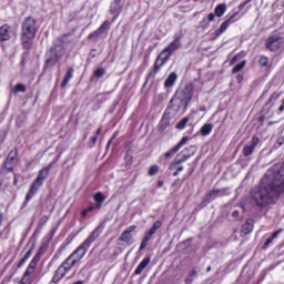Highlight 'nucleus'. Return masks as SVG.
<instances>
[{"label": "nucleus", "instance_id": "1", "mask_svg": "<svg viewBox=\"0 0 284 284\" xmlns=\"http://www.w3.org/2000/svg\"><path fill=\"white\" fill-rule=\"evenodd\" d=\"M284 194V163L275 173L272 183L263 184L260 189L251 192L253 203L257 207H267V205H276L278 196Z\"/></svg>", "mask_w": 284, "mask_h": 284}, {"label": "nucleus", "instance_id": "2", "mask_svg": "<svg viewBox=\"0 0 284 284\" xmlns=\"http://www.w3.org/2000/svg\"><path fill=\"white\" fill-rule=\"evenodd\" d=\"M103 230H105V225L100 223L90 235L67 257L69 263H73V266L77 265L82 258L88 254L90 247H92V243L103 234Z\"/></svg>", "mask_w": 284, "mask_h": 284}, {"label": "nucleus", "instance_id": "3", "mask_svg": "<svg viewBox=\"0 0 284 284\" xmlns=\"http://www.w3.org/2000/svg\"><path fill=\"white\" fill-rule=\"evenodd\" d=\"M38 32L39 24H37V19L32 16L24 18L20 29V41L24 50H32Z\"/></svg>", "mask_w": 284, "mask_h": 284}, {"label": "nucleus", "instance_id": "4", "mask_svg": "<svg viewBox=\"0 0 284 284\" xmlns=\"http://www.w3.org/2000/svg\"><path fill=\"white\" fill-rule=\"evenodd\" d=\"M57 161H58L57 159L53 160L48 166L42 168L38 172L36 180L31 183L26 194L22 207H27L28 203H30V201L34 199V194H37V192H39V190L42 187L43 183H45V179L50 176V170H52V166L54 165V163H57Z\"/></svg>", "mask_w": 284, "mask_h": 284}, {"label": "nucleus", "instance_id": "5", "mask_svg": "<svg viewBox=\"0 0 284 284\" xmlns=\"http://www.w3.org/2000/svg\"><path fill=\"white\" fill-rule=\"evenodd\" d=\"M74 267V262H70V260L65 258L61 265L58 266L55 272L53 273L51 283L59 284L65 276L72 272V268Z\"/></svg>", "mask_w": 284, "mask_h": 284}, {"label": "nucleus", "instance_id": "6", "mask_svg": "<svg viewBox=\"0 0 284 284\" xmlns=\"http://www.w3.org/2000/svg\"><path fill=\"white\" fill-rule=\"evenodd\" d=\"M168 61H170V58L166 54L160 52L155 58L151 70L146 73L145 83H148V81L151 79H155L156 74L161 72L162 68L168 63Z\"/></svg>", "mask_w": 284, "mask_h": 284}, {"label": "nucleus", "instance_id": "7", "mask_svg": "<svg viewBox=\"0 0 284 284\" xmlns=\"http://www.w3.org/2000/svg\"><path fill=\"white\" fill-rule=\"evenodd\" d=\"M239 14H241V11H235L232 14H227L226 16V20L224 22L221 23L220 28L216 29L212 34H211V41H216V39H219V37H221V34H224L227 30V28H230V26H232V23H236V17H239Z\"/></svg>", "mask_w": 284, "mask_h": 284}, {"label": "nucleus", "instance_id": "8", "mask_svg": "<svg viewBox=\"0 0 284 284\" xmlns=\"http://www.w3.org/2000/svg\"><path fill=\"white\" fill-rule=\"evenodd\" d=\"M175 94L185 102V110H187L190 105V101L194 97V83L190 82L185 84L184 88H180L175 91Z\"/></svg>", "mask_w": 284, "mask_h": 284}, {"label": "nucleus", "instance_id": "9", "mask_svg": "<svg viewBox=\"0 0 284 284\" xmlns=\"http://www.w3.org/2000/svg\"><path fill=\"white\" fill-rule=\"evenodd\" d=\"M163 225V223H161V221H155L152 225V227L144 233V236L140 243V247H139V252H143V250H145V247H148L151 239L153 235L156 234L158 230H161V226Z\"/></svg>", "mask_w": 284, "mask_h": 284}, {"label": "nucleus", "instance_id": "10", "mask_svg": "<svg viewBox=\"0 0 284 284\" xmlns=\"http://www.w3.org/2000/svg\"><path fill=\"white\" fill-rule=\"evenodd\" d=\"M48 247H50V241L42 242L27 267H29L30 270H33V272H37V265H39V262L41 261V256H43V254L48 252Z\"/></svg>", "mask_w": 284, "mask_h": 284}, {"label": "nucleus", "instance_id": "11", "mask_svg": "<svg viewBox=\"0 0 284 284\" xmlns=\"http://www.w3.org/2000/svg\"><path fill=\"white\" fill-rule=\"evenodd\" d=\"M19 156V150L17 148L12 149L6 160L3 161L2 168L7 172H14V165L17 164V158Z\"/></svg>", "mask_w": 284, "mask_h": 284}, {"label": "nucleus", "instance_id": "12", "mask_svg": "<svg viewBox=\"0 0 284 284\" xmlns=\"http://www.w3.org/2000/svg\"><path fill=\"white\" fill-rule=\"evenodd\" d=\"M181 39H183L182 34H175L174 40L165 47L161 52L164 53L169 59L172 58V54L176 52V50H181Z\"/></svg>", "mask_w": 284, "mask_h": 284}, {"label": "nucleus", "instance_id": "13", "mask_svg": "<svg viewBox=\"0 0 284 284\" xmlns=\"http://www.w3.org/2000/svg\"><path fill=\"white\" fill-rule=\"evenodd\" d=\"M227 194H230L227 192V189H213L205 194V196L202 200V205H209V203H212L214 199L219 196H227Z\"/></svg>", "mask_w": 284, "mask_h": 284}, {"label": "nucleus", "instance_id": "14", "mask_svg": "<svg viewBox=\"0 0 284 284\" xmlns=\"http://www.w3.org/2000/svg\"><path fill=\"white\" fill-rule=\"evenodd\" d=\"M265 45L271 52H276L277 50H281V45H283V38L271 36L266 39Z\"/></svg>", "mask_w": 284, "mask_h": 284}, {"label": "nucleus", "instance_id": "15", "mask_svg": "<svg viewBox=\"0 0 284 284\" xmlns=\"http://www.w3.org/2000/svg\"><path fill=\"white\" fill-rule=\"evenodd\" d=\"M132 232H136V225H131L126 227L122 234L120 235L119 240L121 243H125V245L130 246L134 243V237L132 236Z\"/></svg>", "mask_w": 284, "mask_h": 284}, {"label": "nucleus", "instance_id": "16", "mask_svg": "<svg viewBox=\"0 0 284 284\" xmlns=\"http://www.w3.org/2000/svg\"><path fill=\"white\" fill-rule=\"evenodd\" d=\"M172 125V114L170 113L169 110L164 111L159 124H158V132L160 134H163L168 128H171Z\"/></svg>", "mask_w": 284, "mask_h": 284}, {"label": "nucleus", "instance_id": "17", "mask_svg": "<svg viewBox=\"0 0 284 284\" xmlns=\"http://www.w3.org/2000/svg\"><path fill=\"white\" fill-rule=\"evenodd\" d=\"M183 163L185 162L180 158H174V160L169 164V172H171L172 176H179V174L185 170Z\"/></svg>", "mask_w": 284, "mask_h": 284}, {"label": "nucleus", "instance_id": "18", "mask_svg": "<svg viewBox=\"0 0 284 284\" xmlns=\"http://www.w3.org/2000/svg\"><path fill=\"white\" fill-rule=\"evenodd\" d=\"M184 108L185 109V102L184 100H182L176 93H174V95L171 98L170 102H169V106H168V111L170 112V110H174L175 112H181V109Z\"/></svg>", "mask_w": 284, "mask_h": 284}, {"label": "nucleus", "instance_id": "19", "mask_svg": "<svg viewBox=\"0 0 284 284\" xmlns=\"http://www.w3.org/2000/svg\"><path fill=\"white\" fill-rule=\"evenodd\" d=\"M261 143V138L257 135H253L251 140V144L244 145L242 153L243 156H252L254 154V150H256V146Z\"/></svg>", "mask_w": 284, "mask_h": 284}, {"label": "nucleus", "instance_id": "20", "mask_svg": "<svg viewBox=\"0 0 284 284\" xmlns=\"http://www.w3.org/2000/svg\"><path fill=\"white\" fill-rule=\"evenodd\" d=\"M12 26L4 23L0 26V43H6V41H10L12 39Z\"/></svg>", "mask_w": 284, "mask_h": 284}, {"label": "nucleus", "instance_id": "21", "mask_svg": "<svg viewBox=\"0 0 284 284\" xmlns=\"http://www.w3.org/2000/svg\"><path fill=\"white\" fill-rule=\"evenodd\" d=\"M110 28H112V23L108 20H105L104 22H102V24L93 32H91L88 36L89 40L92 39H97V37H99L100 34H103V32H108V30H110Z\"/></svg>", "mask_w": 284, "mask_h": 284}, {"label": "nucleus", "instance_id": "22", "mask_svg": "<svg viewBox=\"0 0 284 284\" xmlns=\"http://www.w3.org/2000/svg\"><path fill=\"white\" fill-rule=\"evenodd\" d=\"M187 141H189V138L183 136L175 146H173L171 150L164 153V159H172V156H174L176 152H179V150H181V148L184 146L185 143H187Z\"/></svg>", "mask_w": 284, "mask_h": 284}, {"label": "nucleus", "instance_id": "23", "mask_svg": "<svg viewBox=\"0 0 284 284\" xmlns=\"http://www.w3.org/2000/svg\"><path fill=\"white\" fill-rule=\"evenodd\" d=\"M194 154H196V148L191 145L182 150L176 156L180 158V160L185 163L189 159H192Z\"/></svg>", "mask_w": 284, "mask_h": 284}, {"label": "nucleus", "instance_id": "24", "mask_svg": "<svg viewBox=\"0 0 284 284\" xmlns=\"http://www.w3.org/2000/svg\"><path fill=\"white\" fill-rule=\"evenodd\" d=\"M122 12H123V4L111 2L109 8V13L113 14L112 23H114V21H116L119 17H121Z\"/></svg>", "mask_w": 284, "mask_h": 284}, {"label": "nucleus", "instance_id": "25", "mask_svg": "<svg viewBox=\"0 0 284 284\" xmlns=\"http://www.w3.org/2000/svg\"><path fill=\"white\" fill-rule=\"evenodd\" d=\"M94 201V210H101L103 207V203H105V195L101 191L94 193L93 195Z\"/></svg>", "mask_w": 284, "mask_h": 284}, {"label": "nucleus", "instance_id": "26", "mask_svg": "<svg viewBox=\"0 0 284 284\" xmlns=\"http://www.w3.org/2000/svg\"><path fill=\"white\" fill-rule=\"evenodd\" d=\"M49 53L55 57L58 61H61V58L65 55V49L61 45H54L50 49Z\"/></svg>", "mask_w": 284, "mask_h": 284}, {"label": "nucleus", "instance_id": "27", "mask_svg": "<svg viewBox=\"0 0 284 284\" xmlns=\"http://www.w3.org/2000/svg\"><path fill=\"white\" fill-rule=\"evenodd\" d=\"M74 77V68H72V67H69L68 69H67V72H65V74H64V78H63V80H62V82H61V84H60V88H65L67 85H68V83H70V80L72 79Z\"/></svg>", "mask_w": 284, "mask_h": 284}, {"label": "nucleus", "instance_id": "28", "mask_svg": "<svg viewBox=\"0 0 284 284\" xmlns=\"http://www.w3.org/2000/svg\"><path fill=\"white\" fill-rule=\"evenodd\" d=\"M32 252H34V244L31 245L29 251L24 254V256L17 263V268L21 270L26 263H28V260L32 256Z\"/></svg>", "mask_w": 284, "mask_h": 284}, {"label": "nucleus", "instance_id": "29", "mask_svg": "<svg viewBox=\"0 0 284 284\" xmlns=\"http://www.w3.org/2000/svg\"><path fill=\"white\" fill-rule=\"evenodd\" d=\"M150 261H152L151 257H144L142 262L136 266L134 274L135 276H139V274H143V270L150 265Z\"/></svg>", "mask_w": 284, "mask_h": 284}, {"label": "nucleus", "instance_id": "30", "mask_svg": "<svg viewBox=\"0 0 284 284\" xmlns=\"http://www.w3.org/2000/svg\"><path fill=\"white\" fill-rule=\"evenodd\" d=\"M179 80L176 72H171L164 81V88H174V83Z\"/></svg>", "mask_w": 284, "mask_h": 284}, {"label": "nucleus", "instance_id": "31", "mask_svg": "<svg viewBox=\"0 0 284 284\" xmlns=\"http://www.w3.org/2000/svg\"><path fill=\"white\" fill-rule=\"evenodd\" d=\"M214 19H216L215 13H209L206 18H203L202 21L200 22L202 30H207V28H210V23H212Z\"/></svg>", "mask_w": 284, "mask_h": 284}, {"label": "nucleus", "instance_id": "32", "mask_svg": "<svg viewBox=\"0 0 284 284\" xmlns=\"http://www.w3.org/2000/svg\"><path fill=\"white\" fill-rule=\"evenodd\" d=\"M254 231V220H247L243 225H242V234H252Z\"/></svg>", "mask_w": 284, "mask_h": 284}, {"label": "nucleus", "instance_id": "33", "mask_svg": "<svg viewBox=\"0 0 284 284\" xmlns=\"http://www.w3.org/2000/svg\"><path fill=\"white\" fill-rule=\"evenodd\" d=\"M55 63H59V59L49 52L48 58L44 61V70H48V68H54Z\"/></svg>", "mask_w": 284, "mask_h": 284}, {"label": "nucleus", "instance_id": "34", "mask_svg": "<svg viewBox=\"0 0 284 284\" xmlns=\"http://www.w3.org/2000/svg\"><path fill=\"white\" fill-rule=\"evenodd\" d=\"M212 130H214V124H212V123H205V124L200 129V134H201V136H210V134H212Z\"/></svg>", "mask_w": 284, "mask_h": 284}, {"label": "nucleus", "instance_id": "35", "mask_svg": "<svg viewBox=\"0 0 284 284\" xmlns=\"http://www.w3.org/2000/svg\"><path fill=\"white\" fill-rule=\"evenodd\" d=\"M225 12H227V4L225 3H220L214 9L215 17H219V18L223 17Z\"/></svg>", "mask_w": 284, "mask_h": 284}, {"label": "nucleus", "instance_id": "36", "mask_svg": "<svg viewBox=\"0 0 284 284\" xmlns=\"http://www.w3.org/2000/svg\"><path fill=\"white\" fill-rule=\"evenodd\" d=\"M50 221V216L48 215H43L40 220H39V224H38V230L34 231V234L41 232V230H43V227H45V225H48V222Z\"/></svg>", "mask_w": 284, "mask_h": 284}, {"label": "nucleus", "instance_id": "37", "mask_svg": "<svg viewBox=\"0 0 284 284\" xmlns=\"http://www.w3.org/2000/svg\"><path fill=\"white\" fill-rule=\"evenodd\" d=\"M190 123V118L184 116L181 121H179L175 125L176 130H185L187 128V124Z\"/></svg>", "mask_w": 284, "mask_h": 284}, {"label": "nucleus", "instance_id": "38", "mask_svg": "<svg viewBox=\"0 0 284 284\" xmlns=\"http://www.w3.org/2000/svg\"><path fill=\"white\" fill-rule=\"evenodd\" d=\"M28 88H26V84L18 83L12 89L13 94H19V92H27Z\"/></svg>", "mask_w": 284, "mask_h": 284}, {"label": "nucleus", "instance_id": "39", "mask_svg": "<svg viewBox=\"0 0 284 284\" xmlns=\"http://www.w3.org/2000/svg\"><path fill=\"white\" fill-rule=\"evenodd\" d=\"M282 92L275 91L271 94L268 101L266 102V105H270L271 103H274V101H278L281 99Z\"/></svg>", "mask_w": 284, "mask_h": 284}, {"label": "nucleus", "instance_id": "40", "mask_svg": "<svg viewBox=\"0 0 284 284\" xmlns=\"http://www.w3.org/2000/svg\"><path fill=\"white\" fill-rule=\"evenodd\" d=\"M258 65L262 68H268L270 67V58H267L266 55L260 57Z\"/></svg>", "mask_w": 284, "mask_h": 284}, {"label": "nucleus", "instance_id": "41", "mask_svg": "<svg viewBox=\"0 0 284 284\" xmlns=\"http://www.w3.org/2000/svg\"><path fill=\"white\" fill-rule=\"evenodd\" d=\"M245 68V61H242L237 63L233 69H232V74H237V72H241Z\"/></svg>", "mask_w": 284, "mask_h": 284}, {"label": "nucleus", "instance_id": "42", "mask_svg": "<svg viewBox=\"0 0 284 284\" xmlns=\"http://www.w3.org/2000/svg\"><path fill=\"white\" fill-rule=\"evenodd\" d=\"M155 174H159V165L153 164L149 168L148 175L155 176Z\"/></svg>", "mask_w": 284, "mask_h": 284}, {"label": "nucleus", "instance_id": "43", "mask_svg": "<svg viewBox=\"0 0 284 284\" xmlns=\"http://www.w3.org/2000/svg\"><path fill=\"white\" fill-rule=\"evenodd\" d=\"M124 161H125V168H132V163L134 161V158L132 155H130L129 152H126V154L124 156Z\"/></svg>", "mask_w": 284, "mask_h": 284}, {"label": "nucleus", "instance_id": "44", "mask_svg": "<svg viewBox=\"0 0 284 284\" xmlns=\"http://www.w3.org/2000/svg\"><path fill=\"white\" fill-rule=\"evenodd\" d=\"M94 77H97V79H101L103 77H105V69L103 68H98L93 71Z\"/></svg>", "mask_w": 284, "mask_h": 284}, {"label": "nucleus", "instance_id": "45", "mask_svg": "<svg viewBox=\"0 0 284 284\" xmlns=\"http://www.w3.org/2000/svg\"><path fill=\"white\" fill-rule=\"evenodd\" d=\"M89 212H94V206L91 205V206H88L87 209H83L81 211L82 219H85Z\"/></svg>", "mask_w": 284, "mask_h": 284}, {"label": "nucleus", "instance_id": "46", "mask_svg": "<svg viewBox=\"0 0 284 284\" xmlns=\"http://www.w3.org/2000/svg\"><path fill=\"white\" fill-rule=\"evenodd\" d=\"M272 243H274V240L270 236L263 244L262 250H267L270 247V245H272Z\"/></svg>", "mask_w": 284, "mask_h": 284}, {"label": "nucleus", "instance_id": "47", "mask_svg": "<svg viewBox=\"0 0 284 284\" xmlns=\"http://www.w3.org/2000/svg\"><path fill=\"white\" fill-rule=\"evenodd\" d=\"M282 232H284V229H278L277 231H274L271 234L272 240L274 241V239H278V234H282Z\"/></svg>", "mask_w": 284, "mask_h": 284}, {"label": "nucleus", "instance_id": "48", "mask_svg": "<svg viewBox=\"0 0 284 284\" xmlns=\"http://www.w3.org/2000/svg\"><path fill=\"white\" fill-rule=\"evenodd\" d=\"M57 227H54V229H51V231H50V237H49V242L51 241V239H54V234H57Z\"/></svg>", "mask_w": 284, "mask_h": 284}, {"label": "nucleus", "instance_id": "49", "mask_svg": "<svg viewBox=\"0 0 284 284\" xmlns=\"http://www.w3.org/2000/svg\"><path fill=\"white\" fill-rule=\"evenodd\" d=\"M260 125L263 128L264 123H265V115H261L258 119H257Z\"/></svg>", "mask_w": 284, "mask_h": 284}, {"label": "nucleus", "instance_id": "50", "mask_svg": "<svg viewBox=\"0 0 284 284\" xmlns=\"http://www.w3.org/2000/svg\"><path fill=\"white\" fill-rule=\"evenodd\" d=\"M236 61H239V55H234V57L230 60V65H234V63H236Z\"/></svg>", "mask_w": 284, "mask_h": 284}, {"label": "nucleus", "instance_id": "51", "mask_svg": "<svg viewBox=\"0 0 284 284\" xmlns=\"http://www.w3.org/2000/svg\"><path fill=\"white\" fill-rule=\"evenodd\" d=\"M245 6H247V4H245L244 2L240 3L239 7H237L239 8L237 12H241V11L245 10Z\"/></svg>", "mask_w": 284, "mask_h": 284}, {"label": "nucleus", "instance_id": "52", "mask_svg": "<svg viewBox=\"0 0 284 284\" xmlns=\"http://www.w3.org/2000/svg\"><path fill=\"white\" fill-rule=\"evenodd\" d=\"M179 183H181V179H180V178H178V179H175V180L173 181L172 187H176V185H179Z\"/></svg>", "mask_w": 284, "mask_h": 284}, {"label": "nucleus", "instance_id": "53", "mask_svg": "<svg viewBox=\"0 0 284 284\" xmlns=\"http://www.w3.org/2000/svg\"><path fill=\"white\" fill-rule=\"evenodd\" d=\"M97 141H99V136L94 135L91 138V142L93 145H97Z\"/></svg>", "mask_w": 284, "mask_h": 284}, {"label": "nucleus", "instance_id": "54", "mask_svg": "<svg viewBox=\"0 0 284 284\" xmlns=\"http://www.w3.org/2000/svg\"><path fill=\"white\" fill-rule=\"evenodd\" d=\"M3 143H6V136H3V134L0 133V148L1 145H3Z\"/></svg>", "mask_w": 284, "mask_h": 284}, {"label": "nucleus", "instance_id": "55", "mask_svg": "<svg viewBox=\"0 0 284 284\" xmlns=\"http://www.w3.org/2000/svg\"><path fill=\"white\" fill-rule=\"evenodd\" d=\"M243 75L242 74H237V77H236V81H237V83H243Z\"/></svg>", "mask_w": 284, "mask_h": 284}, {"label": "nucleus", "instance_id": "56", "mask_svg": "<svg viewBox=\"0 0 284 284\" xmlns=\"http://www.w3.org/2000/svg\"><path fill=\"white\" fill-rule=\"evenodd\" d=\"M197 272L196 270H193L190 274L189 277L194 278V276H196Z\"/></svg>", "mask_w": 284, "mask_h": 284}, {"label": "nucleus", "instance_id": "57", "mask_svg": "<svg viewBox=\"0 0 284 284\" xmlns=\"http://www.w3.org/2000/svg\"><path fill=\"white\" fill-rule=\"evenodd\" d=\"M114 140V138L110 139L106 143V150H110V146L112 145V141Z\"/></svg>", "mask_w": 284, "mask_h": 284}, {"label": "nucleus", "instance_id": "58", "mask_svg": "<svg viewBox=\"0 0 284 284\" xmlns=\"http://www.w3.org/2000/svg\"><path fill=\"white\" fill-rule=\"evenodd\" d=\"M163 185H165L163 180L158 181V187H163Z\"/></svg>", "mask_w": 284, "mask_h": 284}, {"label": "nucleus", "instance_id": "59", "mask_svg": "<svg viewBox=\"0 0 284 284\" xmlns=\"http://www.w3.org/2000/svg\"><path fill=\"white\" fill-rule=\"evenodd\" d=\"M194 280H193V277H187L186 280H185V284H192V282H193Z\"/></svg>", "mask_w": 284, "mask_h": 284}, {"label": "nucleus", "instance_id": "60", "mask_svg": "<svg viewBox=\"0 0 284 284\" xmlns=\"http://www.w3.org/2000/svg\"><path fill=\"white\" fill-rule=\"evenodd\" d=\"M102 130H103V129L100 126V128L97 130V132H95V136H99V135L101 134Z\"/></svg>", "mask_w": 284, "mask_h": 284}, {"label": "nucleus", "instance_id": "61", "mask_svg": "<svg viewBox=\"0 0 284 284\" xmlns=\"http://www.w3.org/2000/svg\"><path fill=\"white\" fill-rule=\"evenodd\" d=\"M278 112H284V103L280 105Z\"/></svg>", "mask_w": 284, "mask_h": 284}, {"label": "nucleus", "instance_id": "62", "mask_svg": "<svg viewBox=\"0 0 284 284\" xmlns=\"http://www.w3.org/2000/svg\"><path fill=\"white\" fill-rule=\"evenodd\" d=\"M3 223V213L0 212V225Z\"/></svg>", "mask_w": 284, "mask_h": 284}, {"label": "nucleus", "instance_id": "63", "mask_svg": "<svg viewBox=\"0 0 284 284\" xmlns=\"http://www.w3.org/2000/svg\"><path fill=\"white\" fill-rule=\"evenodd\" d=\"M122 1H123V0H113V3L122 4Z\"/></svg>", "mask_w": 284, "mask_h": 284}, {"label": "nucleus", "instance_id": "64", "mask_svg": "<svg viewBox=\"0 0 284 284\" xmlns=\"http://www.w3.org/2000/svg\"><path fill=\"white\" fill-rule=\"evenodd\" d=\"M274 123H276V122L270 121V122L267 123V125H268V126H270V125H274Z\"/></svg>", "mask_w": 284, "mask_h": 284}]
</instances>
